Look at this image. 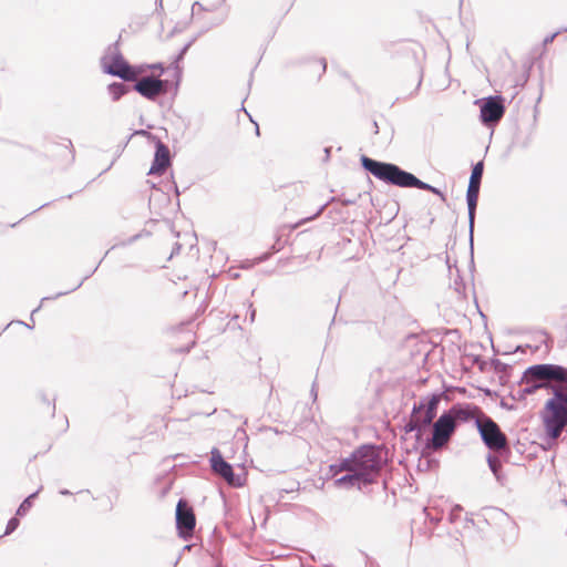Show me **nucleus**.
Wrapping results in <instances>:
<instances>
[{"mask_svg":"<svg viewBox=\"0 0 567 567\" xmlns=\"http://www.w3.org/2000/svg\"><path fill=\"white\" fill-rule=\"evenodd\" d=\"M382 450L372 445H363L349 457L330 465L332 475L346 472L347 474L334 481L339 487H362L375 482L383 466Z\"/></svg>","mask_w":567,"mask_h":567,"instance_id":"nucleus-1","label":"nucleus"},{"mask_svg":"<svg viewBox=\"0 0 567 567\" xmlns=\"http://www.w3.org/2000/svg\"><path fill=\"white\" fill-rule=\"evenodd\" d=\"M361 164L365 171L384 183L399 187H416L437 195L441 194L435 187L420 181L413 174L401 169L394 164L378 162L368 156L361 157Z\"/></svg>","mask_w":567,"mask_h":567,"instance_id":"nucleus-2","label":"nucleus"},{"mask_svg":"<svg viewBox=\"0 0 567 567\" xmlns=\"http://www.w3.org/2000/svg\"><path fill=\"white\" fill-rule=\"evenodd\" d=\"M542 421L547 437L557 440L567 425V392H554L542 412Z\"/></svg>","mask_w":567,"mask_h":567,"instance_id":"nucleus-3","label":"nucleus"},{"mask_svg":"<svg viewBox=\"0 0 567 567\" xmlns=\"http://www.w3.org/2000/svg\"><path fill=\"white\" fill-rule=\"evenodd\" d=\"M527 383L542 388L550 383L567 386V368L557 364H536L528 368L524 374Z\"/></svg>","mask_w":567,"mask_h":567,"instance_id":"nucleus-4","label":"nucleus"},{"mask_svg":"<svg viewBox=\"0 0 567 567\" xmlns=\"http://www.w3.org/2000/svg\"><path fill=\"white\" fill-rule=\"evenodd\" d=\"M467 412L461 408H452L447 413L442 414L433 424L431 446L439 450L444 446L455 430V420H466Z\"/></svg>","mask_w":567,"mask_h":567,"instance_id":"nucleus-5","label":"nucleus"},{"mask_svg":"<svg viewBox=\"0 0 567 567\" xmlns=\"http://www.w3.org/2000/svg\"><path fill=\"white\" fill-rule=\"evenodd\" d=\"M101 64L105 73L118 76L125 81H135L141 74V71L130 65L117 51L105 54L101 60Z\"/></svg>","mask_w":567,"mask_h":567,"instance_id":"nucleus-6","label":"nucleus"},{"mask_svg":"<svg viewBox=\"0 0 567 567\" xmlns=\"http://www.w3.org/2000/svg\"><path fill=\"white\" fill-rule=\"evenodd\" d=\"M478 432L484 443L491 450H501L506 445V436L498 425L489 417L483 416L476 420Z\"/></svg>","mask_w":567,"mask_h":567,"instance_id":"nucleus-7","label":"nucleus"},{"mask_svg":"<svg viewBox=\"0 0 567 567\" xmlns=\"http://www.w3.org/2000/svg\"><path fill=\"white\" fill-rule=\"evenodd\" d=\"M484 165L483 162H478L472 169L468 188H467V206H468V215L471 223L474 219L475 209L478 200V193L481 186V179L483 176Z\"/></svg>","mask_w":567,"mask_h":567,"instance_id":"nucleus-8","label":"nucleus"},{"mask_svg":"<svg viewBox=\"0 0 567 567\" xmlns=\"http://www.w3.org/2000/svg\"><path fill=\"white\" fill-rule=\"evenodd\" d=\"M210 462L213 471L220 475L228 484L237 487L243 485V480L239 476H235L231 465L223 458L217 449L212 451Z\"/></svg>","mask_w":567,"mask_h":567,"instance_id":"nucleus-9","label":"nucleus"},{"mask_svg":"<svg viewBox=\"0 0 567 567\" xmlns=\"http://www.w3.org/2000/svg\"><path fill=\"white\" fill-rule=\"evenodd\" d=\"M176 525L184 538L190 536L195 527L194 513L184 501H179L176 507Z\"/></svg>","mask_w":567,"mask_h":567,"instance_id":"nucleus-10","label":"nucleus"},{"mask_svg":"<svg viewBox=\"0 0 567 567\" xmlns=\"http://www.w3.org/2000/svg\"><path fill=\"white\" fill-rule=\"evenodd\" d=\"M171 165V155L168 147L161 141L156 144V152L148 175L162 176Z\"/></svg>","mask_w":567,"mask_h":567,"instance_id":"nucleus-11","label":"nucleus"},{"mask_svg":"<svg viewBox=\"0 0 567 567\" xmlns=\"http://www.w3.org/2000/svg\"><path fill=\"white\" fill-rule=\"evenodd\" d=\"M134 89L144 97L154 100L165 92L164 82L154 78H144L140 80Z\"/></svg>","mask_w":567,"mask_h":567,"instance_id":"nucleus-12","label":"nucleus"},{"mask_svg":"<svg viewBox=\"0 0 567 567\" xmlns=\"http://www.w3.org/2000/svg\"><path fill=\"white\" fill-rule=\"evenodd\" d=\"M503 114L504 106L494 99H488L481 109V117L484 123L497 122Z\"/></svg>","mask_w":567,"mask_h":567,"instance_id":"nucleus-13","label":"nucleus"},{"mask_svg":"<svg viewBox=\"0 0 567 567\" xmlns=\"http://www.w3.org/2000/svg\"><path fill=\"white\" fill-rule=\"evenodd\" d=\"M433 416L426 412V410L423 406V402H420L419 404H414L412 410V415L410 420V429H419L421 430L424 426H427L433 421Z\"/></svg>","mask_w":567,"mask_h":567,"instance_id":"nucleus-14","label":"nucleus"},{"mask_svg":"<svg viewBox=\"0 0 567 567\" xmlns=\"http://www.w3.org/2000/svg\"><path fill=\"white\" fill-rule=\"evenodd\" d=\"M49 155L55 159H61L66 163L71 162L74 158L71 141L63 140L61 143L52 145Z\"/></svg>","mask_w":567,"mask_h":567,"instance_id":"nucleus-15","label":"nucleus"},{"mask_svg":"<svg viewBox=\"0 0 567 567\" xmlns=\"http://www.w3.org/2000/svg\"><path fill=\"white\" fill-rule=\"evenodd\" d=\"M487 463H488V467L492 471V473L494 474L496 481L501 485H505L507 480H506V475L503 472V466H502V462H501L499 457L488 455Z\"/></svg>","mask_w":567,"mask_h":567,"instance_id":"nucleus-16","label":"nucleus"},{"mask_svg":"<svg viewBox=\"0 0 567 567\" xmlns=\"http://www.w3.org/2000/svg\"><path fill=\"white\" fill-rule=\"evenodd\" d=\"M327 69V62L324 59H315L305 64V71L307 73H313L317 78H320Z\"/></svg>","mask_w":567,"mask_h":567,"instance_id":"nucleus-17","label":"nucleus"},{"mask_svg":"<svg viewBox=\"0 0 567 567\" xmlns=\"http://www.w3.org/2000/svg\"><path fill=\"white\" fill-rule=\"evenodd\" d=\"M42 489V487H40L37 492L32 493L31 495H29L21 504L20 506L18 507L17 509V515L18 516H24L29 511L30 508L32 507V501L38 496L39 492Z\"/></svg>","mask_w":567,"mask_h":567,"instance_id":"nucleus-18","label":"nucleus"},{"mask_svg":"<svg viewBox=\"0 0 567 567\" xmlns=\"http://www.w3.org/2000/svg\"><path fill=\"white\" fill-rule=\"evenodd\" d=\"M441 396L440 395H432L431 398L425 399L423 402V406L429 414H431L433 417L436 415L437 404L440 402Z\"/></svg>","mask_w":567,"mask_h":567,"instance_id":"nucleus-19","label":"nucleus"},{"mask_svg":"<svg viewBox=\"0 0 567 567\" xmlns=\"http://www.w3.org/2000/svg\"><path fill=\"white\" fill-rule=\"evenodd\" d=\"M501 405L502 408L513 411L518 409V404L514 402V395L507 394L505 396H501Z\"/></svg>","mask_w":567,"mask_h":567,"instance_id":"nucleus-20","label":"nucleus"},{"mask_svg":"<svg viewBox=\"0 0 567 567\" xmlns=\"http://www.w3.org/2000/svg\"><path fill=\"white\" fill-rule=\"evenodd\" d=\"M109 89L115 100H118L126 92L125 86L121 83H113Z\"/></svg>","mask_w":567,"mask_h":567,"instance_id":"nucleus-21","label":"nucleus"},{"mask_svg":"<svg viewBox=\"0 0 567 567\" xmlns=\"http://www.w3.org/2000/svg\"><path fill=\"white\" fill-rule=\"evenodd\" d=\"M19 526V519L13 517L11 518L8 524H7V528H6V535H9L11 534L12 532H14L17 529V527Z\"/></svg>","mask_w":567,"mask_h":567,"instance_id":"nucleus-22","label":"nucleus"},{"mask_svg":"<svg viewBox=\"0 0 567 567\" xmlns=\"http://www.w3.org/2000/svg\"><path fill=\"white\" fill-rule=\"evenodd\" d=\"M526 392H509L508 394L514 395V402L518 404V408L520 406L522 402L524 401Z\"/></svg>","mask_w":567,"mask_h":567,"instance_id":"nucleus-23","label":"nucleus"},{"mask_svg":"<svg viewBox=\"0 0 567 567\" xmlns=\"http://www.w3.org/2000/svg\"><path fill=\"white\" fill-rule=\"evenodd\" d=\"M194 344H195V338H194V334L188 333L187 344H186V347H185V348H183L182 350H189Z\"/></svg>","mask_w":567,"mask_h":567,"instance_id":"nucleus-24","label":"nucleus"},{"mask_svg":"<svg viewBox=\"0 0 567 567\" xmlns=\"http://www.w3.org/2000/svg\"><path fill=\"white\" fill-rule=\"evenodd\" d=\"M60 494H62V495H69V494H71V493H70V491H68V489H62V491H60Z\"/></svg>","mask_w":567,"mask_h":567,"instance_id":"nucleus-25","label":"nucleus"}]
</instances>
